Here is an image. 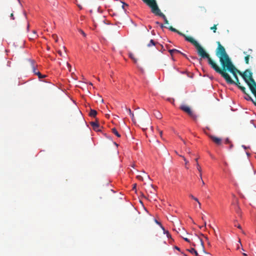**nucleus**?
Here are the masks:
<instances>
[{"label": "nucleus", "instance_id": "1", "mask_svg": "<svg viewBox=\"0 0 256 256\" xmlns=\"http://www.w3.org/2000/svg\"><path fill=\"white\" fill-rule=\"evenodd\" d=\"M216 44L218 47L216 50V54L220 60L222 68H220L210 56L207 59L208 64L216 72L220 74L228 84H235L237 86H240V83L236 72L240 73L242 76L243 73L242 74L234 65L220 42H217Z\"/></svg>", "mask_w": 256, "mask_h": 256}, {"label": "nucleus", "instance_id": "2", "mask_svg": "<svg viewBox=\"0 0 256 256\" xmlns=\"http://www.w3.org/2000/svg\"><path fill=\"white\" fill-rule=\"evenodd\" d=\"M180 36L184 38L186 40L192 44L196 48L198 54L202 58H208L210 56L204 49V48L200 46V44L192 37L186 36L184 34L178 30L176 32Z\"/></svg>", "mask_w": 256, "mask_h": 256}, {"label": "nucleus", "instance_id": "3", "mask_svg": "<svg viewBox=\"0 0 256 256\" xmlns=\"http://www.w3.org/2000/svg\"><path fill=\"white\" fill-rule=\"evenodd\" d=\"M242 77L252 92L256 97V102L253 101V102L256 106V82L252 78V73L250 70H246L243 72Z\"/></svg>", "mask_w": 256, "mask_h": 256}, {"label": "nucleus", "instance_id": "4", "mask_svg": "<svg viewBox=\"0 0 256 256\" xmlns=\"http://www.w3.org/2000/svg\"><path fill=\"white\" fill-rule=\"evenodd\" d=\"M147 6L150 8L152 13L156 16L162 18L164 20L166 24H168V21L167 20L166 16L161 12L157 4L156 0H152Z\"/></svg>", "mask_w": 256, "mask_h": 256}, {"label": "nucleus", "instance_id": "5", "mask_svg": "<svg viewBox=\"0 0 256 256\" xmlns=\"http://www.w3.org/2000/svg\"><path fill=\"white\" fill-rule=\"evenodd\" d=\"M180 108L184 112L187 113L194 120H196L198 118L197 116L191 110L190 108L188 106L186 105H182L180 106Z\"/></svg>", "mask_w": 256, "mask_h": 256}, {"label": "nucleus", "instance_id": "6", "mask_svg": "<svg viewBox=\"0 0 256 256\" xmlns=\"http://www.w3.org/2000/svg\"><path fill=\"white\" fill-rule=\"evenodd\" d=\"M198 160V158H196L195 159V161L196 162V168H197V170L198 171V172H200V180L202 181V185L204 186L205 184V183H204V180L202 179V168H201V167L199 165Z\"/></svg>", "mask_w": 256, "mask_h": 256}, {"label": "nucleus", "instance_id": "7", "mask_svg": "<svg viewBox=\"0 0 256 256\" xmlns=\"http://www.w3.org/2000/svg\"><path fill=\"white\" fill-rule=\"evenodd\" d=\"M90 124L95 131L99 132L100 130V126L97 122H92Z\"/></svg>", "mask_w": 256, "mask_h": 256}, {"label": "nucleus", "instance_id": "8", "mask_svg": "<svg viewBox=\"0 0 256 256\" xmlns=\"http://www.w3.org/2000/svg\"><path fill=\"white\" fill-rule=\"evenodd\" d=\"M210 138L216 144L220 145L222 143V139L214 136H210Z\"/></svg>", "mask_w": 256, "mask_h": 256}, {"label": "nucleus", "instance_id": "9", "mask_svg": "<svg viewBox=\"0 0 256 256\" xmlns=\"http://www.w3.org/2000/svg\"><path fill=\"white\" fill-rule=\"evenodd\" d=\"M125 109H126V110L128 112L129 114L131 116L132 120L133 121V122H136V120H135V118H134V113L132 112L130 110V109L129 108H126V106L125 107Z\"/></svg>", "mask_w": 256, "mask_h": 256}, {"label": "nucleus", "instance_id": "10", "mask_svg": "<svg viewBox=\"0 0 256 256\" xmlns=\"http://www.w3.org/2000/svg\"><path fill=\"white\" fill-rule=\"evenodd\" d=\"M97 114V112L94 110L91 109L89 114L90 116L92 117H95Z\"/></svg>", "mask_w": 256, "mask_h": 256}, {"label": "nucleus", "instance_id": "11", "mask_svg": "<svg viewBox=\"0 0 256 256\" xmlns=\"http://www.w3.org/2000/svg\"><path fill=\"white\" fill-rule=\"evenodd\" d=\"M112 132L118 138L120 137V134L118 132V130H116V128H112Z\"/></svg>", "mask_w": 256, "mask_h": 256}, {"label": "nucleus", "instance_id": "12", "mask_svg": "<svg viewBox=\"0 0 256 256\" xmlns=\"http://www.w3.org/2000/svg\"><path fill=\"white\" fill-rule=\"evenodd\" d=\"M169 52L170 53V55L172 56L173 55V54L176 52V53H179V52H180L178 50H176V49H172V50H168Z\"/></svg>", "mask_w": 256, "mask_h": 256}, {"label": "nucleus", "instance_id": "13", "mask_svg": "<svg viewBox=\"0 0 256 256\" xmlns=\"http://www.w3.org/2000/svg\"><path fill=\"white\" fill-rule=\"evenodd\" d=\"M154 114L157 118L160 119L162 118L160 113L158 111L154 112Z\"/></svg>", "mask_w": 256, "mask_h": 256}, {"label": "nucleus", "instance_id": "14", "mask_svg": "<svg viewBox=\"0 0 256 256\" xmlns=\"http://www.w3.org/2000/svg\"><path fill=\"white\" fill-rule=\"evenodd\" d=\"M190 197L192 198L194 200H196V202H198V204H199V208H201V204L200 202L198 201V199L194 197V196H192V194H190Z\"/></svg>", "mask_w": 256, "mask_h": 256}, {"label": "nucleus", "instance_id": "15", "mask_svg": "<svg viewBox=\"0 0 256 256\" xmlns=\"http://www.w3.org/2000/svg\"><path fill=\"white\" fill-rule=\"evenodd\" d=\"M188 251L192 254H194L196 256H198V252L194 248H192L190 250H188Z\"/></svg>", "mask_w": 256, "mask_h": 256}, {"label": "nucleus", "instance_id": "16", "mask_svg": "<svg viewBox=\"0 0 256 256\" xmlns=\"http://www.w3.org/2000/svg\"><path fill=\"white\" fill-rule=\"evenodd\" d=\"M33 37H30V40H33L38 37V36L36 34V32L35 30H33Z\"/></svg>", "mask_w": 256, "mask_h": 256}, {"label": "nucleus", "instance_id": "17", "mask_svg": "<svg viewBox=\"0 0 256 256\" xmlns=\"http://www.w3.org/2000/svg\"><path fill=\"white\" fill-rule=\"evenodd\" d=\"M244 94H246V88L241 85L238 86Z\"/></svg>", "mask_w": 256, "mask_h": 256}, {"label": "nucleus", "instance_id": "18", "mask_svg": "<svg viewBox=\"0 0 256 256\" xmlns=\"http://www.w3.org/2000/svg\"><path fill=\"white\" fill-rule=\"evenodd\" d=\"M197 240H198V242L200 244V245L202 246V248H204V242L202 240V239L199 237H198L197 238Z\"/></svg>", "mask_w": 256, "mask_h": 256}, {"label": "nucleus", "instance_id": "19", "mask_svg": "<svg viewBox=\"0 0 256 256\" xmlns=\"http://www.w3.org/2000/svg\"><path fill=\"white\" fill-rule=\"evenodd\" d=\"M250 55H246L245 57H244V60H245V62L246 64H249V59H250Z\"/></svg>", "mask_w": 256, "mask_h": 256}, {"label": "nucleus", "instance_id": "20", "mask_svg": "<svg viewBox=\"0 0 256 256\" xmlns=\"http://www.w3.org/2000/svg\"><path fill=\"white\" fill-rule=\"evenodd\" d=\"M52 38L54 40L55 42H58V36L56 34H54L52 35Z\"/></svg>", "mask_w": 256, "mask_h": 256}, {"label": "nucleus", "instance_id": "21", "mask_svg": "<svg viewBox=\"0 0 256 256\" xmlns=\"http://www.w3.org/2000/svg\"><path fill=\"white\" fill-rule=\"evenodd\" d=\"M246 96H245V98H246V100H252V102H253V100L252 99V98H251V96H250V94H247V93H246Z\"/></svg>", "mask_w": 256, "mask_h": 256}, {"label": "nucleus", "instance_id": "22", "mask_svg": "<svg viewBox=\"0 0 256 256\" xmlns=\"http://www.w3.org/2000/svg\"><path fill=\"white\" fill-rule=\"evenodd\" d=\"M36 75H37L38 76V78H44L46 77V76L45 75H42L40 72H38L36 74Z\"/></svg>", "mask_w": 256, "mask_h": 256}, {"label": "nucleus", "instance_id": "23", "mask_svg": "<svg viewBox=\"0 0 256 256\" xmlns=\"http://www.w3.org/2000/svg\"><path fill=\"white\" fill-rule=\"evenodd\" d=\"M216 26H217V24H214V26H212V27H211L210 28V29L212 30H213L214 32H216V30H217V28H216Z\"/></svg>", "mask_w": 256, "mask_h": 256}, {"label": "nucleus", "instance_id": "24", "mask_svg": "<svg viewBox=\"0 0 256 256\" xmlns=\"http://www.w3.org/2000/svg\"><path fill=\"white\" fill-rule=\"evenodd\" d=\"M154 45H155V42H154V40H150V43L148 44V46L150 47L152 46H154Z\"/></svg>", "mask_w": 256, "mask_h": 256}, {"label": "nucleus", "instance_id": "25", "mask_svg": "<svg viewBox=\"0 0 256 256\" xmlns=\"http://www.w3.org/2000/svg\"><path fill=\"white\" fill-rule=\"evenodd\" d=\"M32 72H33L36 74V73L38 72L36 69V68L34 64L33 63L32 64Z\"/></svg>", "mask_w": 256, "mask_h": 256}, {"label": "nucleus", "instance_id": "26", "mask_svg": "<svg viewBox=\"0 0 256 256\" xmlns=\"http://www.w3.org/2000/svg\"><path fill=\"white\" fill-rule=\"evenodd\" d=\"M130 57L134 60V63H136L137 62V60L134 58V56L133 54H130Z\"/></svg>", "mask_w": 256, "mask_h": 256}, {"label": "nucleus", "instance_id": "27", "mask_svg": "<svg viewBox=\"0 0 256 256\" xmlns=\"http://www.w3.org/2000/svg\"><path fill=\"white\" fill-rule=\"evenodd\" d=\"M168 29H169L170 30H171V31H172V32H177V30H178L176 29L175 28H173L172 26H170L168 28Z\"/></svg>", "mask_w": 256, "mask_h": 256}, {"label": "nucleus", "instance_id": "28", "mask_svg": "<svg viewBox=\"0 0 256 256\" xmlns=\"http://www.w3.org/2000/svg\"><path fill=\"white\" fill-rule=\"evenodd\" d=\"M142 2L146 4V5L148 4H149L151 1H152V0H142Z\"/></svg>", "mask_w": 256, "mask_h": 256}, {"label": "nucleus", "instance_id": "29", "mask_svg": "<svg viewBox=\"0 0 256 256\" xmlns=\"http://www.w3.org/2000/svg\"><path fill=\"white\" fill-rule=\"evenodd\" d=\"M137 178L140 180H142V181L143 180V178L142 176H136Z\"/></svg>", "mask_w": 256, "mask_h": 256}, {"label": "nucleus", "instance_id": "30", "mask_svg": "<svg viewBox=\"0 0 256 256\" xmlns=\"http://www.w3.org/2000/svg\"><path fill=\"white\" fill-rule=\"evenodd\" d=\"M225 142L226 144H230L231 142L230 141V140L227 138L226 140H225Z\"/></svg>", "mask_w": 256, "mask_h": 256}, {"label": "nucleus", "instance_id": "31", "mask_svg": "<svg viewBox=\"0 0 256 256\" xmlns=\"http://www.w3.org/2000/svg\"><path fill=\"white\" fill-rule=\"evenodd\" d=\"M156 222L158 224H160V226L161 228H162L163 229V230L164 231V227L162 226V224H160V222H158L156 220Z\"/></svg>", "mask_w": 256, "mask_h": 256}, {"label": "nucleus", "instance_id": "32", "mask_svg": "<svg viewBox=\"0 0 256 256\" xmlns=\"http://www.w3.org/2000/svg\"><path fill=\"white\" fill-rule=\"evenodd\" d=\"M184 158V160L185 162V164H187L188 163V161L184 156H182Z\"/></svg>", "mask_w": 256, "mask_h": 256}, {"label": "nucleus", "instance_id": "33", "mask_svg": "<svg viewBox=\"0 0 256 256\" xmlns=\"http://www.w3.org/2000/svg\"><path fill=\"white\" fill-rule=\"evenodd\" d=\"M128 6V4H126L124 3V2H122V8L124 9V6Z\"/></svg>", "mask_w": 256, "mask_h": 256}, {"label": "nucleus", "instance_id": "34", "mask_svg": "<svg viewBox=\"0 0 256 256\" xmlns=\"http://www.w3.org/2000/svg\"><path fill=\"white\" fill-rule=\"evenodd\" d=\"M80 33L84 36H86V34L84 32V31H82V30H80Z\"/></svg>", "mask_w": 256, "mask_h": 256}, {"label": "nucleus", "instance_id": "35", "mask_svg": "<svg viewBox=\"0 0 256 256\" xmlns=\"http://www.w3.org/2000/svg\"><path fill=\"white\" fill-rule=\"evenodd\" d=\"M58 53L59 54V55L61 56H62L63 55L62 54V52L60 50H58Z\"/></svg>", "mask_w": 256, "mask_h": 256}, {"label": "nucleus", "instance_id": "36", "mask_svg": "<svg viewBox=\"0 0 256 256\" xmlns=\"http://www.w3.org/2000/svg\"><path fill=\"white\" fill-rule=\"evenodd\" d=\"M184 239L185 241L188 242H190V240L189 239H188V238H184Z\"/></svg>", "mask_w": 256, "mask_h": 256}, {"label": "nucleus", "instance_id": "37", "mask_svg": "<svg viewBox=\"0 0 256 256\" xmlns=\"http://www.w3.org/2000/svg\"><path fill=\"white\" fill-rule=\"evenodd\" d=\"M238 228L242 230V227L240 224L235 225Z\"/></svg>", "mask_w": 256, "mask_h": 256}, {"label": "nucleus", "instance_id": "38", "mask_svg": "<svg viewBox=\"0 0 256 256\" xmlns=\"http://www.w3.org/2000/svg\"><path fill=\"white\" fill-rule=\"evenodd\" d=\"M136 184H133V190H136Z\"/></svg>", "mask_w": 256, "mask_h": 256}, {"label": "nucleus", "instance_id": "39", "mask_svg": "<svg viewBox=\"0 0 256 256\" xmlns=\"http://www.w3.org/2000/svg\"><path fill=\"white\" fill-rule=\"evenodd\" d=\"M179 54H180L182 55L183 56H184V57L187 58L186 56L184 54L182 53V52H179Z\"/></svg>", "mask_w": 256, "mask_h": 256}, {"label": "nucleus", "instance_id": "40", "mask_svg": "<svg viewBox=\"0 0 256 256\" xmlns=\"http://www.w3.org/2000/svg\"><path fill=\"white\" fill-rule=\"evenodd\" d=\"M10 18H12V20H14V14H13L12 13L10 14Z\"/></svg>", "mask_w": 256, "mask_h": 256}, {"label": "nucleus", "instance_id": "41", "mask_svg": "<svg viewBox=\"0 0 256 256\" xmlns=\"http://www.w3.org/2000/svg\"><path fill=\"white\" fill-rule=\"evenodd\" d=\"M160 26L162 28H164V26L162 24H160Z\"/></svg>", "mask_w": 256, "mask_h": 256}, {"label": "nucleus", "instance_id": "42", "mask_svg": "<svg viewBox=\"0 0 256 256\" xmlns=\"http://www.w3.org/2000/svg\"><path fill=\"white\" fill-rule=\"evenodd\" d=\"M230 148H232L233 146V144H232V142H230Z\"/></svg>", "mask_w": 256, "mask_h": 256}, {"label": "nucleus", "instance_id": "43", "mask_svg": "<svg viewBox=\"0 0 256 256\" xmlns=\"http://www.w3.org/2000/svg\"><path fill=\"white\" fill-rule=\"evenodd\" d=\"M166 234H167V236H168V237L169 236H170V233H169L168 231L166 232Z\"/></svg>", "mask_w": 256, "mask_h": 256}, {"label": "nucleus", "instance_id": "44", "mask_svg": "<svg viewBox=\"0 0 256 256\" xmlns=\"http://www.w3.org/2000/svg\"><path fill=\"white\" fill-rule=\"evenodd\" d=\"M151 187H152V190H153L154 191V190H155V189H154V187L153 185H151Z\"/></svg>", "mask_w": 256, "mask_h": 256}, {"label": "nucleus", "instance_id": "45", "mask_svg": "<svg viewBox=\"0 0 256 256\" xmlns=\"http://www.w3.org/2000/svg\"><path fill=\"white\" fill-rule=\"evenodd\" d=\"M162 131H160V135L161 136H162Z\"/></svg>", "mask_w": 256, "mask_h": 256}, {"label": "nucleus", "instance_id": "46", "mask_svg": "<svg viewBox=\"0 0 256 256\" xmlns=\"http://www.w3.org/2000/svg\"><path fill=\"white\" fill-rule=\"evenodd\" d=\"M176 249L178 250H180V249L179 248L177 247V246H176Z\"/></svg>", "mask_w": 256, "mask_h": 256}, {"label": "nucleus", "instance_id": "47", "mask_svg": "<svg viewBox=\"0 0 256 256\" xmlns=\"http://www.w3.org/2000/svg\"><path fill=\"white\" fill-rule=\"evenodd\" d=\"M242 255H243L244 256H248V255H247L246 253H243V254H242Z\"/></svg>", "mask_w": 256, "mask_h": 256}, {"label": "nucleus", "instance_id": "48", "mask_svg": "<svg viewBox=\"0 0 256 256\" xmlns=\"http://www.w3.org/2000/svg\"><path fill=\"white\" fill-rule=\"evenodd\" d=\"M64 50L65 52L66 53V47L64 46Z\"/></svg>", "mask_w": 256, "mask_h": 256}, {"label": "nucleus", "instance_id": "49", "mask_svg": "<svg viewBox=\"0 0 256 256\" xmlns=\"http://www.w3.org/2000/svg\"><path fill=\"white\" fill-rule=\"evenodd\" d=\"M67 65H68V67H70H70H71L70 65L68 63H67Z\"/></svg>", "mask_w": 256, "mask_h": 256}, {"label": "nucleus", "instance_id": "50", "mask_svg": "<svg viewBox=\"0 0 256 256\" xmlns=\"http://www.w3.org/2000/svg\"><path fill=\"white\" fill-rule=\"evenodd\" d=\"M156 24H158V25H160V23L159 22H156Z\"/></svg>", "mask_w": 256, "mask_h": 256}, {"label": "nucleus", "instance_id": "51", "mask_svg": "<svg viewBox=\"0 0 256 256\" xmlns=\"http://www.w3.org/2000/svg\"><path fill=\"white\" fill-rule=\"evenodd\" d=\"M242 232L244 234H245L244 232L242 230Z\"/></svg>", "mask_w": 256, "mask_h": 256}, {"label": "nucleus", "instance_id": "52", "mask_svg": "<svg viewBox=\"0 0 256 256\" xmlns=\"http://www.w3.org/2000/svg\"><path fill=\"white\" fill-rule=\"evenodd\" d=\"M244 54H246V52H244Z\"/></svg>", "mask_w": 256, "mask_h": 256}, {"label": "nucleus", "instance_id": "53", "mask_svg": "<svg viewBox=\"0 0 256 256\" xmlns=\"http://www.w3.org/2000/svg\"><path fill=\"white\" fill-rule=\"evenodd\" d=\"M242 147H244V148H246V147L244 146H242Z\"/></svg>", "mask_w": 256, "mask_h": 256}, {"label": "nucleus", "instance_id": "54", "mask_svg": "<svg viewBox=\"0 0 256 256\" xmlns=\"http://www.w3.org/2000/svg\"><path fill=\"white\" fill-rule=\"evenodd\" d=\"M248 50L250 52H252V50H251V49H250Z\"/></svg>", "mask_w": 256, "mask_h": 256}, {"label": "nucleus", "instance_id": "55", "mask_svg": "<svg viewBox=\"0 0 256 256\" xmlns=\"http://www.w3.org/2000/svg\"><path fill=\"white\" fill-rule=\"evenodd\" d=\"M205 238H206V240H208V238H207V237L205 236Z\"/></svg>", "mask_w": 256, "mask_h": 256}, {"label": "nucleus", "instance_id": "56", "mask_svg": "<svg viewBox=\"0 0 256 256\" xmlns=\"http://www.w3.org/2000/svg\"><path fill=\"white\" fill-rule=\"evenodd\" d=\"M29 28V25L28 26V29Z\"/></svg>", "mask_w": 256, "mask_h": 256}, {"label": "nucleus", "instance_id": "57", "mask_svg": "<svg viewBox=\"0 0 256 256\" xmlns=\"http://www.w3.org/2000/svg\"><path fill=\"white\" fill-rule=\"evenodd\" d=\"M204 225L206 226V222H204Z\"/></svg>", "mask_w": 256, "mask_h": 256}]
</instances>
